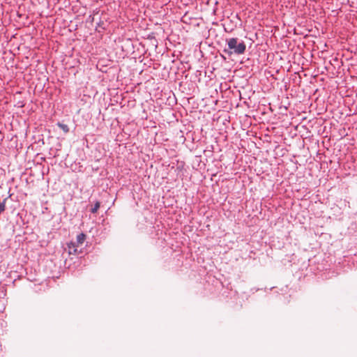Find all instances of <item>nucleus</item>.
<instances>
[{
    "mask_svg": "<svg viewBox=\"0 0 357 357\" xmlns=\"http://www.w3.org/2000/svg\"><path fill=\"white\" fill-rule=\"evenodd\" d=\"M86 240V235L84 233H81L77 236V244L81 245L84 243Z\"/></svg>",
    "mask_w": 357,
    "mask_h": 357,
    "instance_id": "nucleus-3",
    "label": "nucleus"
},
{
    "mask_svg": "<svg viewBox=\"0 0 357 357\" xmlns=\"http://www.w3.org/2000/svg\"><path fill=\"white\" fill-rule=\"evenodd\" d=\"M69 255H75L77 253V248L79 246L76 242H70L68 243Z\"/></svg>",
    "mask_w": 357,
    "mask_h": 357,
    "instance_id": "nucleus-2",
    "label": "nucleus"
},
{
    "mask_svg": "<svg viewBox=\"0 0 357 357\" xmlns=\"http://www.w3.org/2000/svg\"><path fill=\"white\" fill-rule=\"evenodd\" d=\"M57 126L65 132L68 133L69 132V128L66 124H63L61 123H58Z\"/></svg>",
    "mask_w": 357,
    "mask_h": 357,
    "instance_id": "nucleus-4",
    "label": "nucleus"
},
{
    "mask_svg": "<svg viewBox=\"0 0 357 357\" xmlns=\"http://www.w3.org/2000/svg\"><path fill=\"white\" fill-rule=\"evenodd\" d=\"M100 203L99 202H96L94 204L93 207L91 209V213H95L98 211L100 208Z\"/></svg>",
    "mask_w": 357,
    "mask_h": 357,
    "instance_id": "nucleus-5",
    "label": "nucleus"
},
{
    "mask_svg": "<svg viewBox=\"0 0 357 357\" xmlns=\"http://www.w3.org/2000/svg\"><path fill=\"white\" fill-rule=\"evenodd\" d=\"M228 48L225 49L224 52L229 56L232 54H243L245 52L246 45L244 42H238L236 38H231L227 40Z\"/></svg>",
    "mask_w": 357,
    "mask_h": 357,
    "instance_id": "nucleus-1",
    "label": "nucleus"
}]
</instances>
